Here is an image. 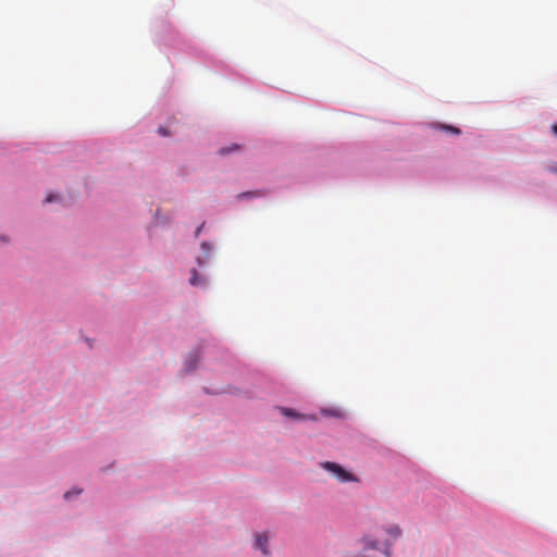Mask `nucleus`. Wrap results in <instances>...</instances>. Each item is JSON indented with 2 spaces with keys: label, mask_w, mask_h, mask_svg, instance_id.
Here are the masks:
<instances>
[{
  "label": "nucleus",
  "mask_w": 557,
  "mask_h": 557,
  "mask_svg": "<svg viewBox=\"0 0 557 557\" xmlns=\"http://www.w3.org/2000/svg\"><path fill=\"white\" fill-rule=\"evenodd\" d=\"M321 466L326 471L333 473L337 478V480L341 481V482H356V481H358L357 478L352 473L346 471L338 463L331 462V461H325V462H322Z\"/></svg>",
  "instance_id": "obj_1"
},
{
  "label": "nucleus",
  "mask_w": 557,
  "mask_h": 557,
  "mask_svg": "<svg viewBox=\"0 0 557 557\" xmlns=\"http://www.w3.org/2000/svg\"><path fill=\"white\" fill-rule=\"evenodd\" d=\"M268 541L269 536L267 533H259L256 535V547L259 548L264 555L269 554Z\"/></svg>",
  "instance_id": "obj_2"
},
{
  "label": "nucleus",
  "mask_w": 557,
  "mask_h": 557,
  "mask_svg": "<svg viewBox=\"0 0 557 557\" xmlns=\"http://www.w3.org/2000/svg\"><path fill=\"white\" fill-rule=\"evenodd\" d=\"M362 542L364 552H368L370 549H380L377 541L372 539L371 536H364Z\"/></svg>",
  "instance_id": "obj_3"
},
{
  "label": "nucleus",
  "mask_w": 557,
  "mask_h": 557,
  "mask_svg": "<svg viewBox=\"0 0 557 557\" xmlns=\"http://www.w3.org/2000/svg\"><path fill=\"white\" fill-rule=\"evenodd\" d=\"M386 533L393 539H398L401 535V529L397 524L389 525L386 529Z\"/></svg>",
  "instance_id": "obj_4"
},
{
  "label": "nucleus",
  "mask_w": 557,
  "mask_h": 557,
  "mask_svg": "<svg viewBox=\"0 0 557 557\" xmlns=\"http://www.w3.org/2000/svg\"><path fill=\"white\" fill-rule=\"evenodd\" d=\"M261 196H263V193L260 191V190H256V191L242 193V194L237 195V198L238 199H246V198L261 197Z\"/></svg>",
  "instance_id": "obj_5"
},
{
  "label": "nucleus",
  "mask_w": 557,
  "mask_h": 557,
  "mask_svg": "<svg viewBox=\"0 0 557 557\" xmlns=\"http://www.w3.org/2000/svg\"><path fill=\"white\" fill-rule=\"evenodd\" d=\"M189 282L191 285L205 284V280L198 276V273L195 269L191 271V277Z\"/></svg>",
  "instance_id": "obj_6"
},
{
  "label": "nucleus",
  "mask_w": 557,
  "mask_h": 557,
  "mask_svg": "<svg viewBox=\"0 0 557 557\" xmlns=\"http://www.w3.org/2000/svg\"><path fill=\"white\" fill-rule=\"evenodd\" d=\"M440 129H444V131H447L454 135H459L461 132L458 127H455V126H451V125H445V124H441L438 126Z\"/></svg>",
  "instance_id": "obj_7"
},
{
  "label": "nucleus",
  "mask_w": 557,
  "mask_h": 557,
  "mask_svg": "<svg viewBox=\"0 0 557 557\" xmlns=\"http://www.w3.org/2000/svg\"><path fill=\"white\" fill-rule=\"evenodd\" d=\"M240 147L238 145H232L230 147H223L220 149L219 153L221 156H225V154H228L231 153L232 151H235V150H238Z\"/></svg>",
  "instance_id": "obj_8"
},
{
  "label": "nucleus",
  "mask_w": 557,
  "mask_h": 557,
  "mask_svg": "<svg viewBox=\"0 0 557 557\" xmlns=\"http://www.w3.org/2000/svg\"><path fill=\"white\" fill-rule=\"evenodd\" d=\"M281 410H282L284 416H287V417H299V414L294 412L292 409L282 408Z\"/></svg>",
  "instance_id": "obj_9"
},
{
  "label": "nucleus",
  "mask_w": 557,
  "mask_h": 557,
  "mask_svg": "<svg viewBox=\"0 0 557 557\" xmlns=\"http://www.w3.org/2000/svg\"><path fill=\"white\" fill-rule=\"evenodd\" d=\"M382 550H383L385 557H391V545L389 544L384 543Z\"/></svg>",
  "instance_id": "obj_10"
},
{
  "label": "nucleus",
  "mask_w": 557,
  "mask_h": 557,
  "mask_svg": "<svg viewBox=\"0 0 557 557\" xmlns=\"http://www.w3.org/2000/svg\"><path fill=\"white\" fill-rule=\"evenodd\" d=\"M59 199V195L57 194H49L47 197H46V202H52L54 200Z\"/></svg>",
  "instance_id": "obj_11"
},
{
  "label": "nucleus",
  "mask_w": 557,
  "mask_h": 557,
  "mask_svg": "<svg viewBox=\"0 0 557 557\" xmlns=\"http://www.w3.org/2000/svg\"><path fill=\"white\" fill-rule=\"evenodd\" d=\"M158 133L161 135V136H169L170 135V132L165 128V127H159L158 129Z\"/></svg>",
  "instance_id": "obj_12"
},
{
  "label": "nucleus",
  "mask_w": 557,
  "mask_h": 557,
  "mask_svg": "<svg viewBox=\"0 0 557 557\" xmlns=\"http://www.w3.org/2000/svg\"><path fill=\"white\" fill-rule=\"evenodd\" d=\"M72 493H75V494H79L81 491L79 490H76V491H69L64 494V497L65 498H70V496L72 495Z\"/></svg>",
  "instance_id": "obj_13"
},
{
  "label": "nucleus",
  "mask_w": 557,
  "mask_h": 557,
  "mask_svg": "<svg viewBox=\"0 0 557 557\" xmlns=\"http://www.w3.org/2000/svg\"><path fill=\"white\" fill-rule=\"evenodd\" d=\"M549 172L557 174V164L549 166Z\"/></svg>",
  "instance_id": "obj_14"
},
{
  "label": "nucleus",
  "mask_w": 557,
  "mask_h": 557,
  "mask_svg": "<svg viewBox=\"0 0 557 557\" xmlns=\"http://www.w3.org/2000/svg\"><path fill=\"white\" fill-rule=\"evenodd\" d=\"M201 247H202L203 249H206L207 251H209V250H210V247H209V245H208L207 243H202V244H201Z\"/></svg>",
  "instance_id": "obj_15"
},
{
  "label": "nucleus",
  "mask_w": 557,
  "mask_h": 557,
  "mask_svg": "<svg viewBox=\"0 0 557 557\" xmlns=\"http://www.w3.org/2000/svg\"><path fill=\"white\" fill-rule=\"evenodd\" d=\"M552 131H553V133L557 136V124H554V125L552 126Z\"/></svg>",
  "instance_id": "obj_16"
},
{
  "label": "nucleus",
  "mask_w": 557,
  "mask_h": 557,
  "mask_svg": "<svg viewBox=\"0 0 557 557\" xmlns=\"http://www.w3.org/2000/svg\"><path fill=\"white\" fill-rule=\"evenodd\" d=\"M197 359L191 362V364L188 367L189 370L194 369L196 366Z\"/></svg>",
  "instance_id": "obj_17"
},
{
  "label": "nucleus",
  "mask_w": 557,
  "mask_h": 557,
  "mask_svg": "<svg viewBox=\"0 0 557 557\" xmlns=\"http://www.w3.org/2000/svg\"><path fill=\"white\" fill-rule=\"evenodd\" d=\"M202 226H203V224L197 228L196 235H198L201 232Z\"/></svg>",
  "instance_id": "obj_18"
}]
</instances>
